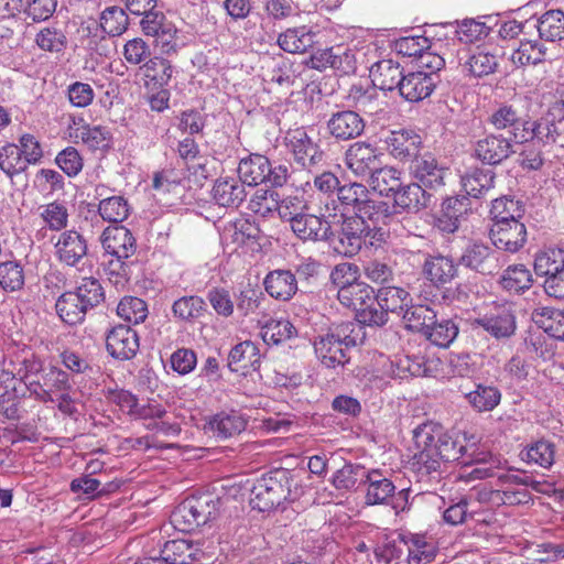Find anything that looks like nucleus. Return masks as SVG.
Listing matches in <instances>:
<instances>
[{"label": "nucleus", "mask_w": 564, "mask_h": 564, "mask_svg": "<svg viewBox=\"0 0 564 564\" xmlns=\"http://www.w3.org/2000/svg\"><path fill=\"white\" fill-rule=\"evenodd\" d=\"M292 473L284 468L274 469L257 479L250 492V506L261 512L271 511L284 501H294L301 488L292 489Z\"/></svg>", "instance_id": "1"}, {"label": "nucleus", "mask_w": 564, "mask_h": 564, "mask_svg": "<svg viewBox=\"0 0 564 564\" xmlns=\"http://www.w3.org/2000/svg\"><path fill=\"white\" fill-rule=\"evenodd\" d=\"M220 499L209 494L187 497L171 516L173 525L183 532L192 531L215 520L219 514Z\"/></svg>", "instance_id": "2"}, {"label": "nucleus", "mask_w": 564, "mask_h": 564, "mask_svg": "<svg viewBox=\"0 0 564 564\" xmlns=\"http://www.w3.org/2000/svg\"><path fill=\"white\" fill-rule=\"evenodd\" d=\"M285 147L293 161L307 171H312L324 161L325 153L318 140H315L304 127L286 132Z\"/></svg>", "instance_id": "3"}, {"label": "nucleus", "mask_w": 564, "mask_h": 564, "mask_svg": "<svg viewBox=\"0 0 564 564\" xmlns=\"http://www.w3.org/2000/svg\"><path fill=\"white\" fill-rule=\"evenodd\" d=\"M139 25L145 36L154 39L155 44L161 47L163 53L176 52L178 30L164 12L156 8L149 11L141 15Z\"/></svg>", "instance_id": "4"}, {"label": "nucleus", "mask_w": 564, "mask_h": 564, "mask_svg": "<svg viewBox=\"0 0 564 564\" xmlns=\"http://www.w3.org/2000/svg\"><path fill=\"white\" fill-rule=\"evenodd\" d=\"M413 440L419 453L413 457L412 468L420 479L436 478L441 463L432 449L434 446V426L421 425L414 430Z\"/></svg>", "instance_id": "5"}, {"label": "nucleus", "mask_w": 564, "mask_h": 564, "mask_svg": "<svg viewBox=\"0 0 564 564\" xmlns=\"http://www.w3.org/2000/svg\"><path fill=\"white\" fill-rule=\"evenodd\" d=\"M501 254L481 242H474L466 247L459 258V263L478 273L490 275L500 270L503 264Z\"/></svg>", "instance_id": "6"}, {"label": "nucleus", "mask_w": 564, "mask_h": 564, "mask_svg": "<svg viewBox=\"0 0 564 564\" xmlns=\"http://www.w3.org/2000/svg\"><path fill=\"white\" fill-rule=\"evenodd\" d=\"M512 142L502 134H487L475 142L473 155L484 164L498 165L516 153Z\"/></svg>", "instance_id": "7"}, {"label": "nucleus", "mask_w": 564, "mask_h": 564, "mask_svg": "<svg viewBox=\"0 0 564 564\" xmlns=\"http://www.w3.org/2000/svg\"><path fill=\"white\" fill-rule=\"evenodd\" d=\"M410 173L424 189L437 191L445 185L447 169L432 153H424L410 163Z\"/></svg>", "instance_id": "8"}, {"label": "nucleus", "mask_w": 564, "mask_h": 564, "mask_svg": "<svg viewBox=\"0 0 564 564\" xmlns=\"http://www.w3.org/2000/svg\"><path fill=\"white\" fill-rule=\"evenodd\" d=\"M388 152L398 161L411 163L420 154L423 142L419 133L411 129L390 131L384 139Z\"/></svg>", "instance_id": "9"}, {"label": "nucleus", "mask_w": 564, "mask_h": 564, "mask_svg": "<svg viewBox=\"0 0 564 564\" xmlns=\"http://www.w3.org/2000/svg\"><path fill=\"white\" fill-rule=\"evenodd\" d=\"M307 65L317 70L330 67L345 75L356 70L355 55L343 45L316 51L311 55Z\"/></svg>", "instance_id": "10"}, {"label": "nucleus", "mask_w": 564, "mask_h": 564, "mask_svg": "<svg viewBox=\"0 0 564 564\" xmlns=\"http://www.w3.org/2000/svg\"><path fill=\"white\" fill-rule=\"evenodd\" d=\"M347 167L357 176H370L380 165V153L377 148L364 141L348 147L345 153Z\"/></svg>", "instance_id": "11"}, {"label": "nucleus", "mask_w": 564, "mask_h": 564, "mask_svg": "<svg viewBox=\"0 0 564 564\" xmlns=\"http://www.w3.org/2000/svg\"><path fill=\"white\" fill-rule=\"evenodd\" d=\"M139 347V336L130 326L117 325L107 333L106 348L115 359L130 360L137 355Z\"/></svg>", "instance_id": "12"}, {"label": "nucleus", "mask_w": 564, "mask_h": 564, "mask_svg": "<svg viewBox=\"0 0 564 564\" xmlns=\"http://www.w3.org/2000/svg\"><path fill=\"white\" fill-rule=\"evenodd\" d=\"M471 212V202L468 196L447 197L443 204L440 216L436 218L435 226L445 234L455 232L466 220Z\"/></svg>", "instance_id": "13"}, {"label": "nucleus", "mask_w": 564, "mask_h": 564, "mask_svg": "<svg viewBox=\"0 0 564 564\" xmlns=\"http://www.w3.org/2000/svg\"><path fill=\"white\" fill-rule=\"evenodd\" d=\"M56 259L68 267H76L88 252L86 238L77 230H64L54 245Z\"/></svg>", "instance_id": "14"}, {"label": "nucleus", "mask_w": 564, "mask_h": 564, "mask_svg": "<svg viewBox=\"0 0 564 564\" xmlns=\"http://www.w3.org/2000/svg\"><path fill=\"white\" fill-rule=\"evenodd\" d=\"M366 223L359 218L346 216L343 218L337 235L338 246L335 249L345 257L352 258L365 246Z\"/></svg>", "instance_id": "15"}, {"label": "nucleus", "mask_w": 564, "mask_h": 564, "mask_svg": "<svg viewBox=\"0 0 564 564\" xmlns=\"http://www.w3.org/2000/svg\"><path fill=\"white\" fill-rule=\"evenodd\" d=\"M438 83L440 75L425 74L423 70L409 72L404 74L398 91L406 101L417 102L430 97Z\"/></svg>", "instance_id": "16"}, {"label": "nucleus", "mask_w": 564, "mask_h": 564, "mask_svg": "<svg viewBox=\"0 0 564 564\" xmlns=\"http://www.w3.org/2000/svg\"><path fill=\"white\" fill-rule=\"evenodd\" d=\"M365 127V120L354 110L334 112L327 120L329 134L338 141H348L360 137Z\"/></svg>", "instance_id": "17"}, {"label": "nucleus", "mask_w": 564, "mask_h": 564, "mask_svg": "<svg viewBox=\"0 0 564 564\" xmlns=\"http://www.w3.org/2000/svg\"><path fill=\"white\" fill-rule=\"evenodd\" d=\"M489 238L497 249L514 253L527 242V229L521 221L491 225Z\"/></svg>", "instance_id": "18"}, {"label": "nucleus", "mask_w": 564, "mask_h": 564, "mask_svg": "<svg viewBox=\"0 0 564 564\" xmlns=\"http://www.w3.org/2000/svg\"><path fill=\"white\" fill-rule=\"evenodd\" d=\"M106 253L117 259H129L137 251V240L124 226L108 227L101 236Z\"/></svg>", "instance_id": "19"}, {"label": "nucleus", "mask_w": 564, "mask_h": 564, "mask_svg": "<svg viewBox=\"0 0 564 564\" xmlns=\"http://www.w3.org/2000/svg\"><path fill=\"white\" fill-rule=\"evenodd\" d=\"M422 273L434 286L442 288L458 275V267L449 256L425 254Z\"/></svg>", "instance_id": "20"}, {"label": "nucleus", "mask_w": 564, "mask_h": 564, "mask_svg": "<svg viewBox=\"0 0 564 564\" xmlns=\"http://www.w3.org/2000/svg\"><path fill=\"white\" fill-rule=\"evenodd\" d=\"M528 121L521 118L518 110L511 105L499 106L489 118V122L497 130H508L510 139L514 143H525Z\"/></svg>", "instance_id": "21"}, {"label": "nucleus", "mask_w": 564, "mask_h": 564, "mask_svg": "<svg viewBox=\"0 0 564 564\" xmlns=\"http://www.w3.org/2000/svg\"><path fill=\"white\" fill-rule=\"evenodd\" d=\"M290 226L294 235L303 241L329 240L334 235L327 220L308 214L306 210L295 218Z\"/></svg>", "instance_id": "22"}, {"label": "nucleus", "mask_w": 564, "mask_h": 564, "mask_svg": "<svg viewBox=\"0 0 564 564\" xmlns=\"http://www.w3.org/2000/svg\"><path fill=\"white\" fill-rule=\"evenodd\" d=\"M476 323L497 339L508 338L516 330V317L509 306L495 307Z\"/></svg>", "instance_id": "23"}, {"label": "nucleus", "mask_w": 564, "mask_h": 564, "mask_svg": "<svg viewBox=\"0 0 564 564\" xmlns=\"http://www.w3.org/2000/svg\"><path fill=\"white\" fill-rule=\"evenodd\" d=\"M314 350L321 364L329 369L343 368L349 361L348 349L329 333L315 338Z\"/></svg>", "instance_id": "24"}, {"label": "nucleus", "mask_w": 564, "mask_h": 564, "mask_svg": "<svg viewBox=\"0 0 564 564\" xmlns=\"http://www.w3.org/2000/svg\"><path fill=\"white\" fill-rule=\"evenodd\" d=\"M527 128L525 142L536 141L544 145L563 144L564 142V117L557 121L547 118H540L534 121L529 120Z\"/></svg>", "instance_id": "25"}, {"label": "nucleus", "mask_w": 564, "mask_h": 564, "mask_svg": "<svg viewBox=\"0 0 564 564\" xmlns=\"http://www.w3.org/2000/svg\"><path fill=\"white\" fill-rule=\"evenodd\" d=\"M458 54L462 72L473 77H482L492 74L498 66L497 56L484 50L469 53L468 50L464 48L459 51Z\"/></svg>", "instance_id": "26"}, {"label": "nucleus", "mask_w": 564, "mask_h": 564, "mask_svg": "<svg viewBox=\"0 0 564 564\" xmlns=\"http://www.w3.org/2000/svg\"><path fill=\"white\" fill-rule=\"evenodd\" d=\"M362 485L367 486L365 498L366 503L370 506L389 505L395 491L392 480L379 469L368 470Z\"/></svg>", "instance_id": "27"}, {"label": "nucleus", "mask_w": 564, "mask_h": 564, "mask_svg": "<svg viewBox=\"0 0 564 564\" xmlns=\"http://www.w3.org/2000/svg\"><path fill=\"white\" fill-rule=\"evenodd\" d=\"M260 365L259 348L250 340L235 345L229 351L228 368L232 372L247 375L250 370H258Z\"/></svg>", "instance_id": "28"}, {"label": "nucleus", "mask_w": 564, "mask_h": 564, "mask_svg": "<svg viewBox=\"0 0 564 564\" xmlns=\"http://www.w3.org/2000/svg\"><path fill=\"white\" fill-rule=\"evenodd\" d=\"M203 555L198 544L184 539L167 541L161 550V556L167 564H193Z\"/></svg>", "instance_id": "29"}, {"label": "nucleus", "mask_w": 564, "mask_h": 564, "mask_svg": "<svg viewBox=\"0 0 564 564\" xmlns=\"http://www.w3.org/2000/svg\"><path fill=\"white\" fill-rule=\"evenodd\" d=\"M261 237V230L256 223L248 219H237L225 225L221 240L237 249L247 243H254Z\"/></svg>", "instance_id": "30"}, {"label": "nucleus", "mask_w": 564, "mask_h": 564, "mask_svg": "<svg viewBox=\"0 0 564 564\" xmlns=\"http://www.w3.org/2000/svg\"><path fill=\"white\" fill-rule=\"evenodd\" d=\"M246 196L245 184L239 178H219L213 186V197L223 207L238 208Z\"/></svg>", "instance_id": "31"}, {"label": "nucleus", "mask_w": 564, "mask_h": 564, "mask_svg": "<svg viewBox=\"0 0 564 564\" xmlns=\"http://www.w3.org/2000/svg\"><path fill=\"white\" fill-rule=\"evenodd\" d=\"M370 77L373 85L381 90L392 91L399 89L404 79V73L399 63L392 59H382L371 66Z\"/></svg>", "instance_id": "32"}, {"label": "nucleus", "mask_w": 564, "mask_h": 564, "mask_svg": "<svg viewBox=\"0 0 564 564\" xmlns=\"http://www.w3.org/2000/svg\"><path fill=\"white\" fill-rule=\"evenodd\" d=\"M247 421L237 411H221L207 423L208 430L218 438L226 440L245 431Z\"/></svg>", "instance_id": "33"}, {"label": "nucleus", "mask_w": 564, "mask_h": 564, "mask_svg": "<svg viewBox=\"0 0 564 564\" xmlns=\"http://www.w3.org/2000/svg\"><path fill=\"white\" fill-rule=\"evenodd\" d=\"M406 551L405 535H390L378 542L375 547V557L378 564H405Z\"/></svg>", "instance_id": "34"}, {"label": "nucleus", "mask_w": 564, "mask_h": 564, "mask_svg": "<svg viewBox=\"0 0 564 564\" xmlns=\"http://www.w3.org/2000/svg\"><path fill=\"white\" fill-rule=\"evenodd\" d=\"M495 178L490 169L471 167L462 176V185L469 198H481L495 187Z\"/></svg>", "instance_id": "35"}, {"label": "nucleus", "mask_w": 564, "mask_h": 564, "mask_svg": "<svg viewBox=\"0 0 564 564\" xmlns=\"http://www.w3.org/2000/svg\"><path fill=\"white\" fill-rule=\"evenodd\" d=\"M264 288L270 296L288 301L296 293L297 281L289 270H274L267 274Z\"/></svg>", "instance_id": "36"}, {"label": "nucleus", "mask_w": 564, "mask_h": 564, "mask_svg": "<svg viewBox=\"0 0 564 564\" xmlns=\"http://www.w3.org/2000/svg\"><path fill=\"white\" fill-rule=\"evenodd\" d=\"M316 33L303 25L285 30L278 37L279 46L288 53L302 54L315 44Z\"/></svg>", "instance_id": "37"}, {"label": "nucleus", "mask_w": 564, "mask_h": 564, "mask_svg": "<svg viewBox=\"0 0 564 564\" xmlns=\"http://www.w3.org/2000/svg\"><path fill=\"white\" fill-rule=\"evenodd\" d=\"M270 161L261 154H251L240 160L238 165L239 180L249 186H256L265 182L269 175Z\"/></svg>", "instance_id": "38"}, {"label": "nucleus", "mask_w": 564, "mask_h": 564, "mask_svg": "<svg viewBox=\"0 0 564 564\" xmlns=\"http://www.w3.org/2000/svg\"><path fill=\"white\" fill-rule=\"evenodd\" d=\"M531 318L550 337L564 340V312L547 306L533 310Z\"/></svg>", "instance_id": "39"}, {"label": "nucleus", "mask_w": 564, "mask_h": 564, "mask_svg": "<svg viewBox=\"0 0 564 564\" xmlns=\"http://www.w3.org/2000/svg\"><path fill=\"white\" fill-rule=\"evenodd\" d=\"M468 404L477 412L492 411L501 401V392L497 387L475 384V389L466 391L459 388Z\"/></svg>", "instance_id": "40"}, {"label": "nucleus", "mask_w": 564, "mask_h": 564, "mask_svg": "<svg viewBox=\"0 0 564 564\" xmlns=\"http://www.w3.org/2000/svg\"><path fill=\"white\" fill-rule=\"evenodd\" d=\"M434 446L433 452L441 462H458L468 465L469 460L465 458L466 447L453 440L449 435L442 432L441 429L434 426Z\"/></svg>", "instance_id": "41"}, {"label": "nucleus", "mask_w": 564, "mask_h": 564, "mask_svg": "<svg viewBox=\"0 0 564 564\" xmlns=\"http://www.w3.org/2000/svg\"><path fill=\"white\" fill-rule=\"evenodd\" d=\"M375 290L365 282L357 281L341 288L337 291V299L339 303L348 308H351L356 314L373 300Z\"/></svg>", "instance_id": "42"}, {"label": "nucleus", "mask_w": 564, "mask_h": 564, "mask_svg": "<svg viewBox=\"0 0 564 564\" xmlns=\"http://www.w3.org/2000/svg\"><path fill=\"white\" fill-rule=\"evenodd\" d=\"M394 206L405 212L416 213L426 207V189L417 183L401 185L393 196Z\"/></svg>", "instance_id": "43"}, {"label": "nucleus", "mask_w": 564, "mask_h": 564, "mask_svg": "<svg viewBox=\"0 0 564 564\" xmlns=\"http://www.w3.org/2000/svg\"><path fill=\"white\" fill-rule=\"evenodd\" d=\"M532 26L539 32L541 40L556 42L564 39V12L562 10H549L536 19Z\"/></svg>", "instance_id": "44"}, {"label": "nucleus", "mask_w": 564, "mask_h": 564, "mask_svg": "<svg viewBox=\"0 0 564 564\" xmlns=\"http://www.w3.org/2000/svg\"><path fill=\"white\" fill-rule=\"evenodd\" d=\"M35 44L41 51L63 54L68 46L65 29L58 23L42 28L35 35Z\"/></svg>", "instance_id": "45"}, {"label": "nucleus", "mask_w": 564, "mask_h": 564, "mask_svg": "<svg viewBox=\"0 0 564 564\" xmlns=\"http://www.w3.org/2000/svg\"><path fill=\"white\" fill-rule=\"evenodd\" d=\"M375 296L377 302L380 303L387 313H397L401 316L403 315L405 308L409 307V305L412 303L410 293L399 286H381Z\"/></svg>", "instance_id": "46"}, {"label": "nucleus", "mask_w": 564, "mask_h": 564, "mask_svg": "<svg viewBox=\"0 0 564 564\" xmlns=\"http://www.w3.org/2000/svg\"><path fill=\"white\" fill-rule=\"evenodd\" d=\"M83 303L72 291L63 293L56 301L55 308L59 318L68 325H77L84 322L87 312Z\"/></svg>", "instance_id": "47"}, {"label": "nucleus", "mask_w": 564, "mask_h": 564, "mask_svg": "<svg viewBox=\"0 0 564 564\" xmlns=\"http://www.w3.org/2000/svg\"><path fill=\"white\" fill-rule=\"evenodd\" d=\"M128 10L123 7L111 6L101 11L99 25L109 36H120L129 26Z\"/></svg>", "instance_id": "48"}, {"label": "nucleus", "mask_w": 564, "mask_h": 564, "mask_svg": "<svg viewBox=\"0 0 564 564\" xmlns=\"http://www.w3.org/2000/svg\"><path fill=\"white\" fill-rule=\"evenodd\" d=\"M436 312L424 304H410L402 318L405 328L424 335L427 328L435 323Z\"/></svg>", "instance_id": "49"}, {"label": "nucleus", "mask_w": 564, "mask_h": 564, "mask_svg": "<svg viewBox=\"0 0 564 564\" xmlns=\"http://www.w3.org/2000/svg\"><path fill=\"white\" fill-rule=\"evenodd\" d=\"M524 214V207L520 200L509 197L496 198L491 203L490 216L492 225L501 223L520 221Z\"/></svg>", "instance_id": "50"}, {"label": "nucleus", "mask_w": 564, "mask_h": 564, "mask_svg": "<svg viewBox=\"0 0 564 564\" xmlns=\"http://www.w3.org/2000/svg\"><path fill=\"white\" fill-rule=\"evenodd\" d=\"M458 326L451 318H438L435 316L433 323L424 333V337L435 346L447 348L457 337Z\"/></svg>", "instance_id": "51"}, {"label": "nucleus", "mask_w": 564, "mask_h": 564, "mask_svg": "<svg viewBox=\"0 0 564 564\" xmlns=\"http://www.w3.org/2000/svg\"><path fill=\"white\" fill-rule=\"evenodd\" d=\"M297 335L294 325L284 318L269 319L261 327V337L268 345H280Z\"/></svg>", "instance_id": "52"}, {"label": "nucleus", "mask_w": 564, "mask_h": 564, "mask_svg": "<svg viewBox=\"0 0 564 564\" xmlns=\"http://www.w3.org/2000/svg\"><path fill=\"white\" fill-rule=\"evenodd\" d=\"M532 282V274L524 264L509 265L500 278L501 286L517 294L530 289Z\"/></svg>", "instance_id": "53"}, {"label": "nucleus", "mask_w": 564, "mask_h": 564, "mask_svg": "<svg viewBox=\"0 0 564 564\" xmlns=\"http://www.w3.org/2000/svg\"><path fill=\"white\" fill-rule=\"evenodd\" d=\"M546 47L539 40H521L519 47L511 54L517 66L536 65L545 59Z\"/></svg>", "instance_id": "54"}, {"label": "nucleus", "mask_w": 564, "mask_h": 564, "mask_svg": "<svg viewBox=\"0 0 564 564\" xmlns=\"http://www.w3.org/2000/svg\"><path fill=\"white\" fill-rule=\"evenodd\" d=\"M206 311V303L197 295H186L174 301L172 305L173 316L182 322L192 323L199 318Z\"/></svg>", "instance_id": "55"}, {"label": "nucleus", "mask_w": 564, "mask_h": 564, "mask_svg": "<svg viewBox=\"0 0 564 564\" xmlns=\"http://www.w3.org/2000/svg\"><path fill=\"white\" fill-rule=\"evenodd\" d=\"M408 551L405 553V564H430L436 551L432 543H429L424 536H406Z\"/></svg>", "instance_id": "56"}, {"label": "nucleus", "mask_w": 564, "mask_h": 564, "mask_svg": "<svg viewBox=\"0 0 564 564\" xmlns=\"http://www.w3.org/2000/svg\"><path fill=\"white\" fill-rule=\"evenodd\" d=\"M370 180L373 189L386 196H394L402 185L401 172L392 166H379L370 175Z\"/></svg>", "instance_id": "57"}, {"label": "nucleus", "mask_w": 564, "mask_h": 564, "mask_svg": "<svg viewBox=\"0 0 564 564\" xmlns=\"http://www.w3.org/2000/svg\"><path fill=\"white\" fill-rule=\"evenodd\" d=\"M72 292L84 304L83 307L88 310H93L105 300L104 289L99 280L94 276L83 278L78 282L76 290Z\"/></svg>", "instance_id": "58"}, {"label": "nucleus", "mask_w": 564, "mask_h": 564, "mask_svg": "<svg viewBox=\"0 0 564 564\" xmlns=\"http://www.w3.org/2000/svg\"><path fill=\"white\" fill-rule=\"evenodd\" d=\"M328 333L346 349L362 344L366 338L365 329L357 319L334 325Z\"/></svg>", "instance_id": "59"}, {"label": "nucleus", "mask_w": 564, "mask_h": 564, "mask_svg": "<svg viewBox=\"0 0 564 564\" xmlns=\"http://www.w3.org/2000/svg\"><path fill=\"white\" fill-rule=\"evenodd\" d=\"M521 459L543 468H550L554 463L555 445L546 440H540L521 452Z\"/></svg>", "instance_id": "60"}, {"label": "nucleus", "mask_w": 564, "mask_h": 564, "mask_svg": "<svg viewBox=\"0 0 564 564\" xmlns=\"http://www.w3.org/2000/svg\"><path fill=\"white\" fill-rule=\"evenodd\" d=\"M98 213L109 223H121L130 214V206L123 196H111L100 199Z\"/></svg>", "instance_id": "61"}, {"label": "nucleus", "mask_w": 564, "mask_h": 564, "mask_svg": "<svg viewBox=\"0 0 564 564\" xmlns=\"http://www.w3.org/2000/svg\"><path fill=\"white\" fill-rule=\"evenodd\" d=\"M29 165L22 158L18 145L8 143L0 148V170L9 177H13L28 170Z\"/></svg>", "instance_id": "62"}, {"label": "nucleus", "mask_w": 564, "mask_h": 564, "mask_svg": "<svg viewBox=\"0 0 564 564\" xmlns=\"http://www.w3.org/2000/svg\"><path fill=\"white\" fill-rule=\"evenodd\" d=\"M564 268V250L552 248L536 254L534 271L538 275L547 276Z\"/></svg>", "instance_id": "63"}, {"label": "nucleus", "mask_w": 564, "mask_h": 564, "mask_svg": "<svg viewBox=\"0 0 564 564\" xmlns=\"http://www.w3.org/2000/svg\"><path fill=\"white\" fill-rule=\"evenodd\" d=\"M368 469L357 464H345L333 476V485L337 489H352L362 485Z\"/></svg>", "instance_id": "64"}]
</instances>
